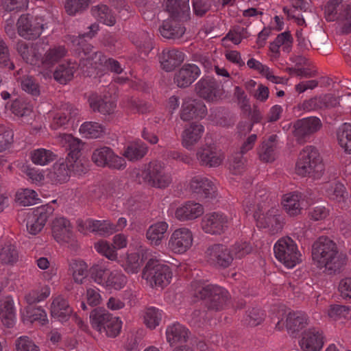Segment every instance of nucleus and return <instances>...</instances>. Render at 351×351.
I'll return each instance as SVG.
<instances>
[{"label": "nucleus", "mask_w": 351, "mask_h": 351, "mask_svg": "<svg viewBox=\"0 0 351 351\" xmlns=\"http://www.w3.org/2000/svg\"><path fill=\"white\" fill-rule=\"evenodd\" d=\"M312 258L328 275L339 274L346 265L347 256L339 252L337 244L328 237H320L312 245Z\"/></svg>", "instance_id": "obj_1"}, {"label": "nucleus", "mask_w": 351, "mask_h": 351, "mask_svg": "<svg viewBox=\"0 0 351 351\" xmlns=\"http://www.w3.org/2000/svg\"><path fill=\"white\" fill-rule=\"evenodd\" d=\"M251 251L247 243L236 244L228 249L222 244H213L206 251V261L210 265L219 268H227L234 258H241Z\"/></svg>", "instance_id": "obj_2"}, {"label": "nucleus", "mask_w": 351, "mask_h": 351, "mask_svg": "<svg viewBox=\"0 0 351 351\" xmlns=\"http://www.w3.org/2000/svg\"><path fill=\"white\" fill-rule=\"evenodd\" d=\"M324 170L322 158L317 148L306 146L300 152L296 163V172L298 175L318 178Z\"/></svg>", "instance_id": "obj_3"}, {"label": "nucleus", "mask_w": 351, "mask_h": 351, "mask_svg": "<svg viewBox=\"0 0 351 351\" xmlns=\"http://www.w3.org/2000/svg\"><path fill=\"white\" fill-rule=\"evenodd\" d=\"M93 328L99 332H105L108 337H115L121 330V322L104 308H95L90 314Z\"/></svg>", "instance_id": "obj_4"}, {"label": "nucleus", "mask_w": 351, "mask_h": 351, "mask_svg": "<svg viewBox=\"0 0 351 351\" xmlns=\"http://www.w3.org/2000/svg\"><path fill=\"white\" fill-rule=\"evenodd\" d=\"M172 277L169 266L160 263L158 260L150 258L143 269L142 278L149 282L152 287L163 289L167 286Z\"/></svg>", "instance_id": "obj_5"}, {"label": "nucleus", "mask_w": 351, "mask_h": 351, "mask_svg": "<svg viewBox=\"0 0 351 351\" xmlns=\"http://www.w3.org/2000/svg\"><path fill=\"white\" fill-rule=\"evenodd\" d=\"M274 253L276 258L288 268H292L299 263L300 254L290 237L279 239L274 245Z\"/></svg>", "instance_id": "obj_6"}, {"label": "nucleus", "mask_w": 351, "mask_h": 351, "mask_svg": "<svg viewBox=\"0 0 351 351\" xmlns=\"http://www.w3.org/2000/svg\"><path fill=\"white\" fill-rule=\"evenodd\" d=\"M143 181L152 187L164 189L172 181L171 176L166 173L162 165L157 162H150L142 171Z\"/></svg>", "instance_id": "obj_7"}, {"label": "nucleus", "mask_w": 351, "mask_h": 351, "mask_svg": "<svg viewBox=\"0 0 351 351\" xmlns=\"http://www.w3.org/2000/svg\"><path fill=\"white\" fill-rule=\"evenodd\" d=\"M201 299L204 300V304L208 310L219 311L228 300V293L221 287L208 285L199 291Z\"/></svg>", "instance_id": "obj_8"}, {"label": "nucleus", "mask_w": 351, "mask_h": 351, "mask_svg": "<svg viewBox=\"0 0 351 351\" xmlns=\"http://www.w3.org/2000/svg\"><path fill=\"white\" fill-rule=\"evenodd\" d=\"M278 213L277 209L271 208L265 214L262 213V208L257 204V209L254 210L253 216L258 227L268 228L271 234H275L282 230L284 224L282 217Z\"/></svg>", "instance_id": "obj_9"}, {"label": "nucleus", "mask_w": 351, "mask_h": 351, "mask_svg": "<svg viewBox=\"0 0 351 351\" xmlns=\"http://www.w3.org/2000/svg\"><path fill=\"white\" fill-rule=\"evenodd\" d=\"M93 161L99 167L108 166L110 168L120 169L125 164V160L114 154L108 147L95 149L92 155Z\"/></svg>", "instance_id": "obj_10"}, {"label": "nucleus", "mask_w": 351, "mask_h": 351, "mask_svg": "<svg viewBox=\"0 0 351 351\" xmlns=\"http://www.w3.org/2000/svg\"><path fill=\"white\" fill-rule=\"evenodd\" d=\"M197 94L208 101L218 100L223 94L222 89L216 80L210 77L202 78L195 84Z\"/></svg>", "instance_id": "obj_11"}, {"label": "nucleus", "mask_w": 351, "mask_h": 351, "mask_svg": "<svg viewBox=\"0 0 351 351\" xmlns=\"http://www.w3.org/2000/svg\"><path fill=\"white\" fill-rule=\"evenodd\" d=\"M53 211L54 208L49 204L37 208L28 218L27 228L29 232L33 235L40 232Z\"/></svg>", "instance_id": "obj_12"}, {"label": "nucleus", "mask_w": 351, "mask_h": 351, "mask_svg": "<svg viewBox=\"0 0 351 351\" xmlns=\"http://www.w3.org/2000/svg\"><path fill=\"white\" fill-rule=\"evenodd\" d=\"M53 237L58 243H71L73 250L77 247L69 221L64 217L56 218L52 222Z\"/></svg>", "instance_id": "obj_13"}, {"label": "nucleus", "mask_w": 351, "mask_h": 351, "mask_svg": "<svg viewBox=\"0 0 351 351\" xmlns=\"http://www.w3.org/2000/svg\"><path fill=\"white\" fill-rule=\"evenodd\" d=\"M190 191L199 198L214 199L217 197V188L214 183L206 178L193 177L189 184Z\"/></svg>", "instance_id": "obj_14"}, {"label": "nucleus", "mask_w": 351, "mask_h": 351, "mask_svg": "<svg viewBox=\"0 0 351 351\" xmlns=\"http://www.w3.org/2000/svg\"><path fill=\"white\" fill-rule=\"evenodd\" d=\"M193 235L185 228L176 230L169 241V247L175 253H184L192 245Z\"/></svg>", "instance_id": "obj_15"}, {"label": "nucleus", "mask_w": 351, "mask_h": 351, "mask_svg": "<svg viewBox=\"0 0 351 351\" xmlns=\"http://www.w3.org/2000/svg\"><path fill=\"white\" fill-rule=\"evenodd\" d=\"M321 127L320 119L311 117L298 120L293 125L292 132L298 141H302L305 137L318 131Z\"/></svg>", "instance_id": "obj_16"}, {"label": "nucleus", "mask_w": 351, "mask_h": 351, "mask_svg": "<svg viewBox=\"0 0 351 351\" xmlns=\"http://www.w3.org/2000/svg\"><path fill=\"white\" fill-rule=\"evenodd\" d=\"M206 114L207 108L203 101L188 98L182 104L180 118L188 121L193 119H202Z\"/></svg>", "instance_id": "obj_17"}, {"label": "nucleus", "mask_w": 351, "mask_h": 351, "mask_svg": "<svg viewBox=\"0 0 351 351\" xmlns=\"http://www.w3.org/2000/svg\"><path fill=\"white\" fill-rule=\"evenodd\" d=\"M166 9L173 21L186 22L191 19L189 0H167Z\"/></svg>", "instance_id": "obj_18"}, {"label": "nucleus", "mask_w": 351, "mask_h": 351, "mask_svg": "<svg viewBox=\"0 0 351 351\" xmlns=\"http://www.w3.org/2000/svg\"><path fill=\"white\" fill-rule=\"evenodd\" d=\"M17 29L19 34L25 39L34 40L39 37L42 32L43 25L32 23V16L23 14L18 19Z\"/></svg>", "instance_id": "obj_19"}, {"label": "nucleus", "mask_w": 351, "mask_h": 351, "mask_svg": "<svg viewBox=\"0 0 351 351\" xmlns=\"http://www.w3.org/2000/svg\"><path fill=\"white\" fill-rule=\"evenodd\" d=\"M228 218L221 213L206 214L202 219V226L206 232L212 234H220L226 227Z\"/></svg>", "instance_id": "obj_20"}, {"label": "nucleus", "mask_w": 351, "mask_h": 351, "mask_svg": "<svg viewBox=\"0 0 351 351\" xmlns=\"http://www.w3.org/2000/svg\"><path fill=\"white\" fill-rule=\"evenodd\" d=\"M196 156L199 164L207 167H218L223 160L214 145H204L200 147L197 151Z\"/></svg>", "instance_id": "obj_21"}, {"label": "nucleus", "mask_w": 351, "mask_h": 351, "mask_svg": "<svg viewBox=\"0 0 351 351\" xmlns=\"http://www.w3.org/2000/svg\"><path fill=\"white\" fill-rule=\"evenodd\" d=\"M200 70L195 64H184L174 76V82L180 88L189 86L199 75Z\"/></svg>", "instance_id": "obj_22"}, {"label": "nucleus", "mask_w": 351, "mask_h": 351, "mask_svg": "<svg viewBox=\"0 0 351 351\" xmlns=\"http://www.w3.org/2000/svg\"><path fill=\"white\" fill-rule=\"evenodd\" d=\"M160 63L163 70L167 72L174 70L184 60V54L178 49L163 50L159 56Z\"/></svg>", "instance_id": "obj_23"}, {"label": "nucleus", "mask_w": 351, "mask_h": 351, "mask_svg": "<svg viewBox=\"0 0 351 351\" xmlns=\"http://www.w3.org/2000/svg\"><path fill=\"white\" fill-rule=\"evenodd\" d=\"M73 313L68 301L59 295L53 299L51 305V315L60 322L67 321Z\"/></svg>", "instance_id": "obj_24"}, {"label": "nucleus", "mask_w": 351, "mask_h": 351, "mask_svg": "<svg viewBox=\"0 0 351 351\" xmlns=\"http://www.w3.org/2000/svg\"><path fill=\"white\" fill-rule=\"evenodd\" d=\"M177 21H173L171 17L162 21L158 30L164 38L175 40L182 37L186 28L180 24H177Z\"/></svg>", "instance_id": "obj_25"}, {"label": "nucleus", "mask_w": 351, "mask_h": 351, "mask_svg": "<svg viewBox=\"0 0 351 351\" xmlns=\"http://www.w3.org/2000/svg\"><path fill=\"white\" fill-rule=\"evenodd\" d=\"M204 132L202 125L194 122L186 126L182 134V144L186 149H191L202 138Z\"/></svg>", "instance_id": "obj_26"}, {"label": "nucleus", "mask_w": 351, "mask_h": 351, "mask_svg": "<svg viewBox=\"0 0 351 351\" xmlns=\"http://www.w3.org/2000/svg\"><path fill=\"white\" fill-rule=\"evenodd\" d=\"M190 334L187 328L178 322L168 326L166 330L167 340L171 346L187 342Z\"/></svg>", "instance_id": "obj_27"}, {"label": "nucleus", "mask_w": 351, "mask_h": 351, "mask_svg": "<svg viewBox=\"0 0 351 351\" xmlns=\"http://www.w3.org/2000/svg\"><path fill=\"white\" fill-rule=\"evenodd\" d=\"M204 213L203 206L193 202H188L184 206L176 209L175 215L180 221H188L195 219Z\"/></svg>", "instance_id": "obj_28"}, {"label": "nucleus", "mask_w": 351, "mask_h": 351, "mask_svg": "<svg viewBox=\"0 0 351 351\" xmlns=\"http://www.w3.org/2000/svg\"><path fill=\"white\" fill-rule=\"evenodd\" d=\"M16 49L23 60L30 64H36L42 57V53L38 51L37 43L29 45L23 41L19 42Z\"/></svg>", "instance_id": "obj_29"}, {"label": "nucleus", "mask_w": 351, "mask_h": 351, "mask_svg": "<svg viewBox=\"0 0 351 351\" xmlns=\"http://www.w3.org/2000/svg\"><path fill=\"white\" fill-rule=\"evenodd\" d=\"M323 344L322 334L315 329L306 331L301 340V347L304 351H319Z\"/></svg>", "instance_id": "obj_30"}, {"label": "nucleus", "mask_w": 351, "mask_h": 351, "mask_svg": "<svg viewBox=\"0 0 351 351\" xmlns=\"http://www.w3.org/2000/svg\"><path fill=\"white\" fill-rule=\"evenodd\" d=\"M90 31L88 32L84 33L73 40V43L77 45V51L80 56L82 53L84 55V58L90 56L93 51V46L90 43H88L85 40V37L92 38L99 30V25L97 23H93L88 27Z\"/></svg>", "instance_id": "obj_31"}, {"label": "nucleus", "mask_w": 351, "mask_h": 351, "mask_svg": "<svg viewBox=\"0 0 351 351\" xmlns=\"http://www.w3.org/2000/svg\"><path fill=\"white\" fill-rule=\"evenodd\" d=\"M79 113L77 108L72 105H67L62 110L54 114L51 123V128L57 130L67 125L70 121L75 118Z\"/></svg>", "instance_id": "obj_32"}, {"label": "nucleus", "mask_w": 351, "mask_h": 351, "mask_svg": "<svg viewBox=\"0 0 351 351\" xmlns=\"http://www.w3.org/2000/svg\"><path fill=\"white\" fill-rule=\"evenodd\" d=\"M277 147V135L272 134L262 143L259 150V158L264 162H271L276 158V149Z\"/></svg>", "instance_id": "obj_33"}, {"label": "nucleus", "mask_w": 351, "mask_h": 351, "mask_svg": "<svg viewBox=\"0 0 351 351\" xmlns=\"http://www.w3.org/2000/svg\"><path fill=\"white\" fill-rule=\"evenodd\" d=\"M168 224L165 221H158L151 225L146 232V238L152 245L158 246L165 237L168 229Z\"/></svg>", "instance_id": "obj_34"}, {"label": "nucleus", "mask_w": 351, "mask_h": 351, "mask_svg": "<svg viewBox=\"0 0 351 351\" xmlns=\"http://www.w3.org/2000/svg\"><path fill=\"white\" fill-rule=\"evenodd\" d=\"M62 145L65 147L68 152L66 158H77V156H81V149L82 147L80 139L75 138L71 134H64L60 140Z\"/></svg>", "instance_id": "obj_35"}, {"label": "nucleus", "mask_w": 351, "mask_h": 351, "mask_svg": "<svg viewBox=\"0 0 351 351\" xmlns=\"http://www.w3.org/2000/svg\"><path fill=\"white\" fill-rule=\"evenodd\" d=\"M0 318L3 324L7 328H12L14 324L15 312L13 301L10 298L0 301Z\"/></svg>", "instance_id": "obj_36"}, {"label": "nucleus", "mask_w": 351, "mask_h": 351, "mask_svg": "<svg viewBox=\"0 0 351 351\" xmlns=\"http://www.w3.org/2000/svg\"><path fill=\"white\" fill-rule=\"evenodd\" d=\"M71 171L65 160H59L53 166V171L50 173L51 179L58 183H64L69 181Z\"/></svg>", "instance_id": "obj_37"}, {"label": "nucleus", "mask_w": 351, "mask_h": 351, "mask_svg": "<svg viewBox=\"0 0 351 351\" xmlns=\"http://www.w3.org/2000/svg\"><path fill=\"white\" fill-rule=\"evenodd\" d=\"M90 107L94 112H99L103 114L113 113L116 105L114 102L104 100L97 94H92L88 98Z\"/></svg>", "instance_id": "obj_38"}, {"label": "nucleus", "mask_w": 351, "mask_h": 351, "mask_svg": "<svg viewBox=\"0 0 351 351\" xmlns=\"http://www.w3.org/2000/svg\"><path fill=\"white\" fill-rule=\"evenodd\" d=\"M307 319L300 312H290L287 317L286 327L289 332L294 333L302 330L307 324Z\"/></svg>", "instance_id": "obj_39"}, {"label": "nucleus", "mask_w": 351, "mask_h": 351, "mask_svg": "<svg viewBox=\"0 0 351 351\" xmlns=\"http://www.w3.org/2000/svg\"><path fill=\"white\" fill-rule=\"evenodd\" d=\"M76 68L75 63H68L66 65L60 64L53 72V77L60 84H66L73 79Z\"/></svg>", "instance_id": "obj_40"}, {"label": "nucleus", "mask_w": 351, "mask_h": 351, "mask_svg": "<svg viewBox=\"0 0 351 351\" xmlns=\"http://www.w3.org/2000/svg\"><path fill=\"white\" fill-rule=\"evenodd\" d=\"M87 229L104 237L114 232V223L109 220H88L87 221Z\"/></svg>", "instance_id": "obj_41"}, {"label": "nucleus", "mask_w": 351, "mask_h": 351, "mask_svg": "<svg viewBox=\"0 0 351 351\" xmlns=\"http://www.w3.org/2000/svg\"><path fill=\"white\" fill-rule=\"evenodd\" d=\"M282 205L287 213L291 217L300 215L302 209L299 196L296 194L285 195L283 198Z\"/></svg>", "instance_id": "obj_42"}, {"label": "nucleus", "mask_w": 351, "mask_h": 351, "mask_svg": "<svg viewBox=\"0 0 351 351\" xmlns=\"http://www.w3.org/2000/svg\"><path fill=\"white\" fill-rule=\"evenodd\" d=\"M337 136L340 146L346 153L351 154V124H343L337 130Z\"/></svg>", "instance_id": "obj_43"}, {"label": "nucleus", "mask_w": 351, "mask_h": 351, "mask_svg": "<svg viewBox=\"0 0 351 351\" xmlns=\"http://www.w3.org/2000/svg\"><path fill=\"white\" fill-rule=\"evenodd\" d=\"M65 54L66 51L64 47H54L47 50L44 56H42L40 60L45 66H51L58 62Z\"/></svg>", "instance_id": "obj_44"}, {"label": "nucleus", "mask_w": 351, "mask_h": 351, "mask_svg": "<svg viewBox=\"0 0 351 351\" xmlns=\"http://www.w3.org/2000/svg\"><path fill=\"white\" fill-rule=\"evenodd\" d=\"M88 266L83 261L73 260L69 265L74 281L77 284H82L83 280L87 275Z\"/></svg>", "instance_id": "obj_45"}, {"label": "nucleus", "mask_w": 351, "mask_h": 351, "mask_svg": "<svg viewBox=\"0 0 351 351\" xmlns=\"http://www.w3.org/2000/svg\"><path fill=\"white\" fill-rule=\"evenodd\" d=\"M108 59L100 51H94L90 56L84 58L82 57L78 66H85L90 65L95 69H97L99 66L107 63Z\"/></svg>", "instance_id": "obj_46"}, {"label": "nucleus", "mask_w": 351, "mask_h": 351, "mask_svg": "<svg viewBox=\"0 0 351 351\" xmlns=\"http://www.w3.org/2000/svg\"><path fill=\"white\" fill-rule=\"evenodd\" d=\"M80 131L86 137L97 138L104 134L105 128L101 124L97 122H86L81 125Z\"/></svg>", "instance_id": "obj_47"}, {"label": "nucleus", "mask_w": 351, "mask_h": 351, "mask_svg": "<svg viewBox=\"0 0 351 351\" xmlns=\"http://www.w3.org/2000/svg\"><path fill=\"white\" fill-rule=\"evenodd\" d=\"M38 200L37 194L34 190L25 189L18 191L16 194V202L23 206L36 204Z\"/></svg>", "instance_id": "obj_48"}, {"label": "nucleus", "mask_w": 351, "mask_h": 351, "mask_svg": "<svg viewBox=\"0 0 351 351\" xmlns=\"http://www.w3.org/2000/svg\"><path fill=\"white\" fill-rule=\"evenodd\" d=\"M55 155L50 150L38 149L31 152L32 162L40 166L45 165L55 159Z\"/></svg>", "instance_id": "obj_49"}, {"label": "nucleus", "mask_w": 351, "mask_h": 351, "mask_svg": "<svg viewBox=\"0 0 351 351\" xmlns=\"http://www.w3.org/2000/svg\"><path fill=\"white\" fill-rule=\"evenodd\" d=\"M127 282V278L123 274L112 271L106 278L105 285L110 289L120 290L124 287Z\"/></svg>", "instance_id": "obj_50"}, {"label": "nucleus", "mask_w": 351, "mask_h": 351, "mask_svg": "<svg viewBox=\"0 0 351 351\" xmlns=\"http://www.w3.org/2000/svg\"><path fill=\"white\" fill-rule=\"evenodd\" d=\"M90 3V0H66L65 10L69 15H75L86 10Z\"/></svg>", "instance_id": "obj_51"}, {"label": "nucleus", "mask_w": 351, "mask_h": 351, "mask_svg": "<svg viewBox=\"0 0 351 351\" xmlns=\"http://www.w3.org/2000/svg\"><path fill=\"white\" fill-rule=\"evenodd\" d=\"M93 11L97 14L100 21L107 25H114L116 23V19L111 12V10L105 5H101L93 8Z\"/></svg>", "instance_id": "obj_52"}, {"label": "nucleus", "mask_w": 351, "mask_h": 351, "mask_svg": "<svg viewBox=\"0 0 351 351\" xmlns=\"http://www.w3.org/2000/svg\"><path fill=\"white\" fill-rule=\"evenodd\" d=\"M18 252L14 245H5L0 251V261L4 264H12L18 260Z\"/></svg>", "instance_id": "obj_53"}, {"label": "nucleus", "mask_w": 351, "mask_h": 351, "mask_svg": "<svg viewBox=\"0 0 351 351\" xmlns=\"http://www.w3.org/2000/svg\"><path fill=\"white\" fill-rule=\"evenodd\" d=\"M147 151V148L145 145L135 143L128 147L124 155L130 160H137L142 158Z\"/></svg>", "instance_id": "obj_54"}, {"label": "nucleus", "mask_w": 351, "mask_h": 351, "mask_svg": "<svg viewBox=\"0 0 351 351\" xmlns=\"http://www.w3.org/2000/svg\"><path fill=\"white\" fill-rule=\"evenodd\" d=\"M143 259L141 258L139 254L132 253L128 255L125 263L124 265V269L128 274H136L141 265Z\"/></svg>", "instance_id": "obj_55"}, {"label": "nucleus", "mask_w": 351, "mask_h": 351, "mask_svg": "<svg viewBox=\"0 0 351 351\" xmlns=\"http://www.w3.org/2000/svg\"><path fill=\"white\" fill-rule=\"evenodd\" d=\"M144 319L146 326L151 329H154L159 325L161 320V313L158 309L154 307L148 308L145 312Z\"/></svg>", "instance_id": "obj_56"}, {"label": "nucleus", "mask_w": 351, "mask_h": 351, "mask_svg": "<svg viewBox=\"0 0 351 351\" xmlns=\"http://www.w3.org/2000/svg\"><path fill=\"white\" fill-rule=\"evenodd\" d=\"M328 194L330 199L338 202H345L348 196L344 185L339 182L335 183L328 189Z\"/></svg>", "instance_id": "obj_57"}, {"label": "nucleus", "mask_w": 351, "mask_h": 351, "mask_svg": "<svg viewBox=\"0 0 351 351\" xmlns=\"http://www.w3.org/2000/svg\"><path fill=\"white\" fill-rule=\"evenodd\" d=\"M26 316L30 322L40 321L42 324H45L47 319V314L45 311L40 307H35L34 306H28L26 308Z\"/></svg>", "instance_id": "obj_58"}, {"label": "nucleus", "mask_w": 351, "mask_h": 351, "mask_svg": "<svg viewBox=\"0 0 351 351\" xmlns=\"http://www.w3.org/2000/svg\"><path fill=\"white\" fill-rule=\"evenodd\" d=\"M11 110L19 117L29 116L32 112V106L21 99H15L11 105Z\"/></svg>", "instance_id": "obj_59"}, {"label": "nucleus", "mask_w": 351, "mask_h": 351, "mask_svg": "<svg viewBox=\"0 0 351 351\" xmlns=\"http://www.w3.org/2000/svg\"><path fill=\"white\" fill-rule=\"evenodd\" d=\"M0 68L14 69V64L10 60V52L5 41L0 38Z\"/></svg>", "instance_id": "obj_60"}, {"label": "nucleus", "mask_w": 351, "mask_h": 351, "mask_svg": "<svg viewBox=\"0 0 351 351\" xmlns=\"http://www.w3.org/2000/svg\"><path fill=\"white\" fill-rule=\"evenodd\" d=\"M106 269L98 265H93L89 270L90 278L97 284L104 286L106 281Z\"/></svg>", "instance_id": "obj_61"}, {"label": "nucleus", "mask_w": 351, "mask_h": 351, "mask_svg": "<svg viewBox=\"0 0 351 351\" xmlns=\"http://www.w3.org/2000/svg\"><path fill=\"white\" fill-rule=\"evenodd\" d=\"M96 250L106 256L110 260H115L117 257V254L114 250L113 246H111L109 243L106 241H99L95 244Z\"/></svg>", "instance_id": "obj_62"}, {"label": "nucleus", "mask_w": 351, "mask_h": 351, "mask_svg": "<svg viewBox=\"0 0 351 351\" xmlns=\"http://www.w3.org/2000/svg\"><path fill=\"white\" fill-rule=\"evenodd\" d=\"M328 213V209L323 204H317L309 208L308 215L311 219L318 221L325 219Z\"/></svg>", "instance_id": "obj_63"}, {"label": "nucleus", "mask_w": 351, "mask_h": 351, "mask_svg": "<svg viewBox=\"0 0 351 351\" xmlns=\"http://www.w3.org/2000/svg\"><path fill=\"white\" fill-rule=\"evenodd\" d=\"M28 2V0H2V5L7 12H19L26 9Z\"/></svg>", "instance_id": "obj_64"}]
</instances>
